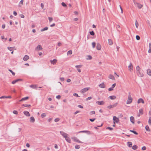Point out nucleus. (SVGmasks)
<instances>
[{
    "label": "nucleus",
    "mask_w": 151,
    "mask_h": 151,
    "mask_svg": "<svg viewBox=\"0 0 151 151\" xmlns=\"http://www.w3.org/2000/svg\"><path fill=\"white\" fill-rule=\"evenodd\" d=\"M127 144L128 145V146L129 147H132V143L130 142H127Z\"/></svg>",
    "instance_id": "bb28decb"
},
{
    "label": "nucleus",
    "mask_w": 151,
    "mask_h": 151,
    "mask_svg": "<svg viewBox=\"0 0 151 151\" xmlns=\"http://www.w3.org/2000/svg\"><path fill=\"white\" fill-rule=\"evenodd\" d=\"M140 103H142V104H144L145 103L143 99L142 98H140L138 99L137 101V103L139 104Z\"/></svg>",
    "instance_id": "9b49d317"
},
{
    "label": "nucleus",
    "mask_w": 151,
    "mask_h": 151,
    "mask_svg": "<svg viewBox=\"0 0 151 151\" xmlns=\"http://www.w3.org/2000/svg\"><path fill=\"white\" fill-rule=\"evenodd\" d=\"M89 33L92 36H93L95 35V33L93 31L90 32Z\"/></svg>",
    "instance_id": "79ce46f5"
},
{
    "label": "nucleus",
    "mask_w": 151,
    "mask_h": 151,
    "mask_svg": "<svg viewBox=\"0 0 151 151\" xmlns=\"http://www.w3.org/2000/svg\"><path fill=\"white\" fill-rule=\"evenodd\" d=\"M95 113V112L94 111H90L89 113V114L90 115L94 114Z\"/></svg>",
    "instance_id": "09e8293b"
},
{
    "label": "nucleus",
    "mask_w": 151,
    "mask_h": 151,
    "mask_svg": "<svg viewBox=\"0 0 151 151\" xmlns=\"http://www.w3.org/2000/svg\"><path fill=\"white\" fill-rule=\"evenodd\" d=\"M148 122L149 124L151 125V117H149Z\"/></svg>",
    "instance_id": "49530a36"
},
{
    "label": "nucleus",
    "mask_w": 151,
    "mask_h": 151,
    "mask_svg": "<svg viewBox=\"0 0 151 151\" xmlns=\"http://www.w3.org/2000/svg\"><path fill=\"white\" fill-rule=\"evenodd\" d=\"M92 45L93 47V48H94L95 47L96 43L95 42H93L92 43Z\"/></svg>",
    "instance_id": "de8ad7c7"
},
{
    "label": "nucleus",
    "mask_w": 151,
    "mask_h": 151,
    "mask_svg": "<svg viewBox=\"0 0 151 151\" xmlns=\"http://www.w3.org/2000/svg\"><path fill=\"white\" fill-rule=\"evenodd\" d=\"M101 46L99 43H97L96 45V49L98 50H101Z\"/></svg>",
    "instance_id": "9d476101"
},
{
    "label": "nucleus",
    "mask_w": 151,
    "mask_h": 151,
    "mask_svg": "<svg viewBox=\"0 0 151 151\" xmlns=\"http://www.w3.org/2000/svg\"><path fill=\"white\" fill-rule=\"evenodd\" d=\"M48 19L49 20V22H51L53 20V18L52 17H48Z\"/></svg>",
    "instance_id": "bf43d9fd"
},
{
    "label": "nucleus",
    "mask_w": 151,
    "mask_h": 151,
    "mask_svg": "<svg viewBox=\"0 0 151 151\" xmlns=\"http://www.w3.org/2000/svg\"><path fill=\"white\" fill-rule=\"evenodd\" d=\"M19 16L21 17L22 18H24V15L23 14H20L19 15Z\"/></svg>",
    "instance_id": "338daca9"
},
{
    "label": "nucleus",
    "mask_w": 151,
    "mask_h": 151,
    "mask_svg": "<svg viewBox=\"0 0 151 151\" xmlns=\"http://www.w3.org/2000/svg\"><path fill=\"white\" fill-rule=\"evenodd\" d=\"M87 57L88 58H86L87 60H91L92 58V56L90 55H88Z\"/></svg>",
    "instance_id": "37998d69"
},
{
    "label": "nucleus",
    "mask_w": 151,
    "mask_h": 151,
    "mask_svg": "<svg viewBox=\"0 0 151 151\" xmlns=\"http://www.w3.org/2000/svg\"><path fill=\"white\" fill-rule=\"evenodd\" d=\"M113 120L114 122H115L116 123H118L119 122V119L116 116H114L113 117Z\"/></svg>",
    "instance_id": "0eeeda50"
},
{
    "label": "nucleus",
    "mask_w": 151,
    "mask_h": 151,
    "mask_svg": "<svg viewBox=\"0 0 151 151\" xmlns=\"http://www.w3.org/2000/svg\"><path fill=\"white\" fill-rule=\"evenodd\" d=\"M138 74V75L140 77H142L144 75L142 73H141L140 71H138L137 72Z\"/></svg>",
    "instance_id": "aec40b11"
},
{
    "label": "nucleus",
    "mask_w": 151,
    "mask_h": 151,
    "mask_svg": "<svg viewBox=\"0 0 151 151\" xmlns=\"http://www.w3.org/2000/svg\"><path fill=\"white\" fill-rule=\"evenodd\" d=\"M35 121V119L33 116H31L30 118V122H31L33 123Z\"/></svg>",
    "instance_id": "412c9836"
},
{
    "label": "nucleus",
    "mask_w": 151,
    "mask_h": 151,
    "mask_svg": "<svg viewBox=\"0 0 151 151\" xmlns=\"http://www.w3.org/2000/svg\"><path fill=\"white\" fill-rule=\"evenodd\" d=\"M65 139L69 143L71 142V140L70 138L69 137H68V136L66 137V138H65Z\"/></svg>",
    "instance_id": "5701e85b"
},
{
    "label": "nucleus",
    "mask_w": 151,
    "mask_h": 151,
    "mask_svg": "<svg viewBox=\"0 0 151 151\" xmlns=\"http://www.w3.org/2000/svg\"><path fill=\"white\" fill-rule=\"evenodd\" d=\"M59 120H60V119L59 118H56L55 119V122H58L59 121Z\"/></svg>",
    "instance_id": "680f3d73"
},
{
    "label": "nucleus",
    "mask_w": 151,
    "mask_h": 151,
    "mask_svg": "<svg viewBox=\"0 0 151 151\" xmlns=\"http://www.w3.org/2000/svg\"><path fill=\"white\" fill-rule=\"evenodd\" d=\"M136 38L137 40H139L140 39V38L139 36L137 35L136 36Z\"/></svg>",
    "instance_id": "603ef678"
},
{
    "label": "nucleus",
    "mask_w": 151,
    "mask_h": 151,
    "mask_svg": "<svg viewBox=\"0 0 151 151\" xmlns=\"http://www.w3.org/2000/svg\"><path fill=\"white\" fill-rule=\"evenodd\" d=\"M96 103L99 105H102L104 104V102L102 101H98L96 102Z\"/></svg>",
    "instance_id": "ddd939ff"
},
{
    "label": "nucleus",
    "mask_w": 151,
    "mask_h": 151,
    "mask_svg": "<svg viewBox=\"0 0 151 151\" xmlns=\"http://www.w3.org/2000/svg\"><path fill=\"white\" fill-rule=\"evenodd\" d=\"M22 106H24V107H29L30 106V104H23L22 105Z\"/></svg>",
    "instance_id": "8fccbe9b"
},
{
    "label": "nucleus",
    "mask_w": 151,
    "mask_h": 151,
    "mask_svg": "<svg viewBox=\"0 0 151 151\" xmlns=\"http://www.w3.org/2000/svg\"><path fill=\"white\" fill-rule=\"evenodd\" d=\"M106 129H109L110 131H112L113 130V128L109 127H106Z\"/></svg>",
    "instance_id": "4c0bfd02"
},
{
    "label": "nucleus",
    "mask_w": 151,
    "mask_h": 151,
    "mask_svg": "<svg viewBox=\"0 0 151 151\" xmlns=\"http://www.w3.org/2000/svg\"><path fill=\"white\" fill-rule=\"evenodd\" d=\"M29 99V97L28 96H26V97L22 98L21 100L19 101L21 102L25 101Z\"/></svg>",
    "instance_id": "dca6fc26"
},
{
    "label": "nucleus",
    "mask_w": 151,
    "mask_h": 151,
    "mask_svg": "<svg viewBox=\"0 0 151 151\" xmlns=\"http://www.w3.org/2000/svg\"><path fill=\"white\" fill-rule=\"evenodd\" d=\"M75 148L76 149H78L80 148V146L78 145H76L75 146Z\"/></svg>",
    "instance_id": "864d4df0"
},
{
    "label": "nucleus",
    "mask_w": 151,
    "mask_h": 151,
    "mask_svg": "<svg viewBox=\"0 0 151 151\" xmlns=\"http://www.w3.org/2000/svg\"><path fill=\"white\" fill-rule=\"evenodd\" d=\"M42 49V48L40 45H38L35 49V50L39 51Z\"/></svg>",
    "instance_id": "1a4fd4ad"
},
{
    "label": "nucleus",
    "mask_w": 151,
    "mask_h": 151,
    "mask_svg": "<svg viewBox=\"0 0 151 151\" xmlns=\"http://www.w3.org/2000/svg\"><path fill=\"white\" fill-rule=\"evenodd\" d=\"M133 1L134 4L139 9H141L143 6V5L139 3H137L136 1L133 0Z\"/></svg>",
    "instance_id": "f03ea898"
},
{
    "label": "nucleus",
    "mask_w": 151,
    "mask_h": 151,
    "mask_svg": "<svg viewBox=\"0 0 151 151\" xmlns=\"http://www.w3.org/2000/svg\"><path fill=\"white\" fill-rule=\"evenodd\" d=\"M24 1L23 0H21L20 1L19 3V4L18 5L19 7H20L23 4V2Z\"/></svg>",
    "instance_id": "c756f323"
},
{
    "label": "nucleus",
    "mask_w": 151,
    "mask_h": 151,
    "mask_svg": "<svg viewBox=\"0 0 151 151\" xmlns=\"http://www.w3.org/2000/svg\"><path fill=\"white\" fill-rule=\"evenodd\" d=\"M135 25L136 28H137L139 26V24L137 20L135 21Z\"/></svg>",
    "instance_id": "a19ab883"
},
{
    "label": "nucleus",
    "mask_w": 151,
    "mask_h": 151,
    "mask_svg": "<svg viewBox=\"0 0 151 151\" xmlns=\"http://www.w3.org/2000/svg\"><path fill=\"white\" fill-rule=\"evenodd\" d=\"M82 66V65H76L75 66V67L77 69L79 68H81Z\"/></svg>",
    "instance_id": "c03bdc74"
},
{
    "label": "nucleus",
    "mask_w": 151,
    "mask_h": 151,
    "mask_svg": "<svg viewBox=\"0 0 151 151\" xmlns=\"http://www.w3.org/2000/svg\"><path fill=\"white\" fill-rule=\"evenodd\" d=\"M61 5L63 7H66L67 6L66 4L63 2L61 3Z\"/></svg>",
    "instance_id": "5fc2aeb1"
},
{
    "label": "nucleus",
    "mask_w": 151,
    "mask_h": 151,
    "mask_svg": "<svg viewBox=\"0 0 151 151\" xmlns=\"http://www.w3.org/2000/svg\"><path fill=\"white\" fill-rule=\"evenodd\" d=\"M61 96L60 95H58L56 96V98L58 99H60V98Z\"/></svg>",
    "instance_id": "69168bd1"
},
{
    "label": "nucleus",
    "mask_w": 151,
    "mask_h": 151,
    "mask_svg": "<svg viewBox=\"0 0 151 151\" xmlns=\"http://www.w3.org/2000/svg\"><path fill=\"white\" fill-rule=\"evenodd\" d=\"M109 98L111 100L114 99L116 98V96H110L109 97Z\"/></svg>",
    "instance_id": "a878e982"
},
{
    "label": "nucleus",
    "mask_w": 151,
    "mask_h": 151,
    "mask_svg": "<svg viewBox=\"0 0 151 151\" xmlns=\"http://www.w3.org/2000/svg\"><path fill=\"white\" fill-rule=\"evenodd\" d=\"M13 113L15 114H18V112L17 111L14 110L13 111Z\"/></svg>",
    "instance_id": "13d9d810"
},
{
    "label": "nucleus",
    "mask_w": 151,
    "mask_h": 151,
    "mask_svg": "<svg viewBox=\"0 0 151 151\" xmlns=\"http://www.w3.org/2000/svg\"><path fill=\"white\" fill-rule=\"evenodd\" d=\"M146 130L147 131L150 132V129L149 128V127L148 125H146L145 127Z\"/></svg>",
    "instance_id": "72a5a7b5"
},
{
    "label": "nucleus",
    "mask_w": 151,
    "mask_h": 151,
    "mask_svg": "<svg viewBox=\"0 0 151 151\" xmlns=\"http://www.w3.org/2000/svg\"><path fill=\"white\" fill-rule=\"evenodd\" d=\"M46 116V114L45 113H43L41 114V116L42 118H43Z\"/></svg>",
    "instance_id": "a18cd8bd"
},
{
    "label": "nucleus",
    "mask_w": 151,
    "mask_h": 151,
    "mask_svg": "<svg viewBox=\"0 0 151 151\" xmlns=\"http://www.w3.org/2000/svg\"><path fill=\"white\" fill-rule=\"evenodd\" d=\"M116 83H114L112 85V86H111V87L113 88H114L116 86Z\"/></svg>",
    "instance_id": "774afa93"
},
{
    "label": "nucleus",
    "mask_w": 151,
    "mask_h": 151,
    "mask_svg": "<svg viewBox=\"0 0 151 151\" xmlns=\"http://www.w3.org/2000/svg\"><path fill=\"white\" fill-rule=\"evenodd\" d=\"M117 104H118L117 103H116L113 105L108 106H107V108L109 109H111L112 108L115 107L117 106Z\"/></svg>",
    "instance_id": "423d86ee"
},
{
    "label": "nucleus",
    "mask_w": 151,
    "mask_h": 151,
    "mask_svg": "<svg viewBox=\"0 0 151 151\" xmlns=\"http://www.w3.org/2000/svg\"><path fill=\"white\" fill-rule=\"evenodd\" d=\"M57 62V60L55 59H54L53 60H50V62L51 63V64H53V65L55 64Z\"/></svg>",
    "instance_id": "f8f14e48"
},
{
    "label": "nucleus",
    "mask_w": 151,
    "mask_h": 151,
    "mask_svg": "<svg viewBox=\"0 0 151 151\" xmlns=\"http://www.w3.org/2000/svg\"><path fill=\"white\" fill-rule=\"evenodd\" d=\"M138 148V147L136 145H134L132 147V149L134 150H137Z\"/></svg>",
    "instance_id": "473e14b6"
},
{
    "label": "nucleus",
    "mask_w": 151,
    "mask_h": 151,
    "mask_svg": "<svg viewBox=\"0 0 151 151\" xmlns=\"http://www.w3.org/2000/svg\"><path fill=\"white\" fill-rule=\"evenodd\" d=\"M23 113L25 115L27 116H30L29 112L27 111H24L23 112Z\"/></svg>",
    "instance_id": "4468645a"
},
{
    "label": "nucleus",
    "mask_w": 151,
    "mask_h": 151,
    "mask_svg": "<svg viewBox=\"0 0 151 151\" xmlns=\"http://www.w3.org/2000/svg\"><path fill=\"white\" fill-rule=\"evenodd\" d=\"M108 41H109V44L110 45H111L113 44V42L111 39H109L108 40Z\"/></svg>",
    "instance_id": "f704fd0d"
},
{
    "label": "nucleus",
    "mask_w": 151,
    "mask_h": 151,
    "mask_svg": "<svg viewBox=\"0 0 151 151\" xmlns=\"http://www.w3.org/2000/svg\"><path fill=\"white\" fill-rule=\"evenodd\" d=\"M136 69L137 70V72L138 71H139V70L140 69V68L139 67L138 65V66H137L136 67Z\"/></svg>",
    "instance_id": "3c124183"
},
{
    "label": "nucleus",
    "mask_w": 151,
    "mask_h": 151,
    "mask_svg": "<svg viewBox=\"0 0 151 151\" xmlns=\"http://www.w3.org/2000/svg\"><path fill=\"white\" fill-rule=\"evenodd\" d=\"M99 86L101 88H104L105 87V86L103 83H102L100 84L99 85Z\"/></svg>",
    "instance_id": "4be33fe9"
},
{
    "label": "nucleus",
    "mask_w": 151,
    "mask_h": 151,
    "mask_svg": "<svg viewBox=\"0 0 151 151\" xmlns=\"http://www.w3.org/2000/svg\"><path fill=\"white\" fill-rule=\"evenodd\" d=\"M147 74L149 76H151V70L148 69L147 70Z\"/></svg>",
    "instance_id": "c85d7f7f"
},
{
    "label": "nucleus",
    "mask_w": 151,
    "mask_h": 151,
    "mask_svg": "<svg viewBox=\"0 0 151 151\" xmlns=\"http://www.w3.org/2000/svg\"><path fill=\"white\" fill-rule=\"evenodd\" d=\"M23 80L22 79H17L16 80H14L13 81L12 83V84H14L15 83H16L18 82V81H22Z\"/></svg>",
    "instance_id": "6e6552de"
},
{
    "label": "nucleus",
    "mask_w": 151,
    "mask_h": 151,
    "mask_svg": "<svg viewBox=\"0 0 151 151\" xmlns=\"http://www.w3.org/2000/svg\"><path fill=\"white\" fill-rule=\"evenodd\" d=\"M146 147L145 146H143L142 147V149L143 150H145L146 149Z\"/></svg>",
    "instance_id": "052dcab7"
},
{
    "label": "nucleus",
    "mask_w": 151,
    "mask_h": 151,
    "mask_svg": "<svg viewBox=\"0 0 151 151\" xmlns=\"http://www.w3.org/2000/svg\"><path fill=\"white\" fill-rule=\"evenodd\" d=\"M139 113L142 115L143 114V110L142 109H139Z\"/></svg>",
    "instance_id": "cd10ccee"
},
{
    "label": "nucleus",
    "mask_w": 151,
    "mask_h": 151,
    "mask_svg": "<svg viewBox=\"0 0 151 151\" xmlns=\"http://www.w3.org/2000/svg\"><path fill=\"white\" fill-rule=\"evenodd\" d=\"M73 95L74 96H76V97L79 96L78 95L77 93H73Z\"/></svg>",
    "instance_id": "0e129e2a"
},
{
    "label": "nucleus",
    "mask_w": 151,
    "mask_h": 151,
    "mask_svg": "<svg viewBox=\"0 0 151 151\" xmlns=\"http://www.w3.org/2000/svg\"><path fill=\"white\" fill-rule=\"evenodd\" d=\"M130 131L132 132L134 134H135L137 135L138 134V133L134 130H130Z\"/></svg>",
    "instance_id": "c9c22d12"
},
{
    "label": "nucleus",
    "mask_w": 151,
    "mask_h": 151,
    "mask_svg": "<svg viewBox=\"0 0 151 151\" xmlns=\"http://www.w3.org/2000/svg\"><path fill=\"white\" fill-rule=\"evenodd\" d=\"M78 133H86L87 134H91V132L89 131H88V130H83V131H80Z\"/></svg>",
    "instance_id": "39448f33"
},
{
    "label": "nucleus",
    "mask_w": 151,
    "mask_h": 151,
    "mask_svg": "<svg viewBox=\"0 0 151 151\" xmlns=\"http://www.w3.org/2000/svg\"><path fill=\"white\" fill-rule=\"evenodd\" d=\"M71 139H72L74 141L76 142L81 143L82 142L80 141L79 139H77V138L76 137H72Z\"/></svg>",
    "instance_id": "7ed1b4c3"
},
{
    "label": "nucleus",
    "mask_w": 151,
    "mask_h": 151,
    "mask_svg": "<svg viewBox=\"0 0 151 151\" xmlns=\"http://www.w3.org/2000/svg\"><path fill=\"white\" fill-rule=\"evenodd\" d=\"M72 54V51L71 50H70L68 51L67 54L68 55H71Z\"/></svg>",
    "instance_id": "ea45409f"
},
{
    "label": "nucleus",
    "mask_w": 151,
    "mask_h": 151,
    "mask_svg": "<svg viewBox=\"0 0 151 151\" xmlns=\"http://www.w3.org/2000/svg\"><path fill=\"white\" fill-rule=\"evenodd\" d=\"M29 58V56L27 55H25L23 58V60L24 61H27Z\"/></svg>",
    "instance_id": "a211bd4d"
},
{
    "label": "nucleus",
    "mask_w": 151,
    "mask_h": 151,
    "mask_svg": "<svg viewBox=\"0 0 151 151\" xmlns=\"http://www.w3.org/2000/svg\"><path fill=\"white\" fill-rule=\"evenodd\" d=\"M109 78L110 79H111L112 80H115V78H114V76L111 74H110L109 75Z\"/></svg>",
    "instance_id": "393cba45"
},
{
    "label": "nucleus",
    "mask_w": 151,
    "mask_h": 151,
    "mask_svg": "<svg viewBox=\"0 0 151 151\" xmlns=\"http://www.w3.org/2000/svg\"><path fill=\"white\" fill-rule=\"evenodd\" d=\"M48 29V27H46L43 29H42L41 30V32H43L44 31L47 30Z\"/></svg>",
    "instance_id": "e433bc0d"
},
{
    "label": "nucleus",
    "mask_w": 151,
    "mask_h": 151,
    "mask_svg": "<svg viewBox=\"0 0 151 151\" xmlns=\"http://www.w3.org/2000/svg\"><path fill=\"white\" fill-rule=\"evenodd\" d=\"M30 87L34 89H37V86L36 85H31L29 86Z\"/></svg>",
    "instance_id": "2f4dec72"
},
{
    "label": "nucleus",
    "mask_w": 151,
    "mask_h": 151,
    "mask_svg": "<svg viewBox=\"0 0 151 151\" xmlns=\"http://www.w3.org/2000/svg\"><path fill=\"white\" fill-rule=\"evenodd\" d=\"M11 98V96H1L0 97V99H4L5 98Z\"/></svg>",
    "instance_id": "b1692460"
},
{
    "label": "nucleus",
    "mask_w": 151,
    "mask_h": 151,
    "mask_svg": "<svg viewBox=\"0 0 151 151\" xmlns=\"http://www.w3.org/2000/svg\"><path fill=\"white\" fill-rule=\"evenodd\" d=\"M8 70L12 74L13 76L15 75V73L13 72L11 70L9 69Z\"/></svg>",
    "instance_id": "58836bf2"
},
{
    "label": "nucleus",
    "mask_w": 151,
    "mask_h": 151,
    "mask_svg": "<svg viewBox=\"0 0 151 151\" xmlns=\"http://www.w3.org/2000/svg\"><path fill=\"white\" fill-rule=\"evenodd\" d=\"M92 97L90 96V97H88L86 99V101H87L88 100L91 99H92Z\"/></svg>",
    "instance_id": "4d7b16f0"
},
{
    "label": "nucleus",
    "mask_w": 151,
    "mask_h": 151,
    "mask_svg": "<svg viewBox=\"0 0 151 151\" xmlns=\"http://www.w3.org/2000/svg\"><path fill=\"white\" fill-rule=\"evenodd\" d=\"M132 101V98L131 97L130 93L129 92L128 99L127 101V104H129L131 103Z\"/></svg>",
    "instance_id": "f257e3e1"
},
{
    "label": "nucleus",
    "mask_w": 151,
    "mask_h": 151,
    "mask_svg": "<svg viewBox=\"0 0 151 151\" xmlns=\"http://www.w3.org/2000/svg\"><path fill=\"white\" fill-rule=\"evenodd\" d=\"M60 133L65 138H66V137L68 136V134L63 131H60Z\"/></svg>",
    "instance_id": "20e7f679"
},
{
    "label": "nucleus",
    "mask_w": 151,
    "mask_h": 151,
    "mask_svg": "<svg viewBox=\"0 0 151 151\" xmlns=\"http://www.w3.org/2000/svg\"><path fill=\"white\" fill-rule=\"evenodd\" d=\"M89 89V88H84L81 90V92L82 93H84L88 91Z\"/></svg>",
    "instance_id": "f3484780"
},
{
    "label": "nucleus",
    "mask_w": 151,
    "mask_h": 151,
    "mask_svg": "<svg viewBox=\"0 0 151 151\" xmlns=\"http://www.w3.org/2000/svg\"><path fill=\"white\" fill-rule=\"evenodd\" d=\"M130 121L132 123V124L134 123V117L131 116L130 117Z\"/></svg>",
    "instance_id": "6ab92c4d"
},
{
    "label": "nucleus",
    "mask_w": 151,
    "mask_h": 151,
    "mask_svg": "<svg viewBox=\"0 0 151 151\" xmlns=\"http://www.w3.org/2000/svg\"><path fill=\"white\" fill-rule=\"evenodd\" d=\"M149 49L148 51V52L149 53L151 52V43H150L149 44Z\"/></svg>",
    "instance_id": "7c9ffc66"
},
{
    "label": "nucleus",
    "mask_w": 151,
    "mask_h": 151,
    "mask_svg": "<svg viewBox=\"0 0 151 151\" xmlns=\"http://www.w3.org/2000/svg\"><path fill=\"white\" fill-rule=\"evenodd\" d=\"M96 119V118H93V119H90L89 120L91 121V122H94L95 120Z\"/></svg>",
    "instance_id": "6e6d98bb"
},
{
    "label": "nucleus",
    "mask_w": 151,
    "mask_h": 151,
    "mask_svg": "<svg viewBox=\"0 0 151 151\" xmlns=\"http://www.w3.org/2000/svg\"><path fill=\"white\" fill-rule=\"evenodd\" d=\"M129 69L130 70V71H131L133 70V66L132 65V64L131 63H130V65L128 66Z\"/></svg>",
    "instance_id": "2eb2a0df"
},
{
    "label": "nucleus",
    "mask_w": 151,
    "mask_h": 151,
    "mask_svg": "<svg viewBox=\"0 0 151 151\" xmlns=\"http://www.w3.org/2000/svg\"><path fill=\"white\" fill-rule=\"evenodd\" d=\"M8 49L10 51H12L13 50V48L12 47H8Z\"/></svg>",
    "instance_id": "e2e57ef3"
}]
</instances>
